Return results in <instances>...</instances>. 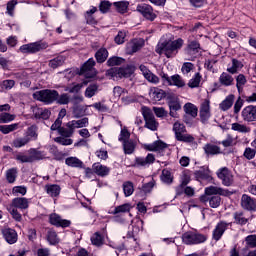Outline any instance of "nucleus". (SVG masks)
<instances>
[{
	"label": "nucleus",
	"mask_w": 256,
	"mask_h": 256,
	"mask_svg": "<svg viewBox=\"0 0 256 256\" xmlns=\"http://www.w3.org/2000/svg\"><path fill=\"white\" fill-rule=\"evenodd\" d=\"M153 163H155V155L153 154H148L145 158L137 157L135 159L137 167H146V165H153Z\"/></svg>",
	"instance_id": "21"
},
{
	"label": "nucleus",
	"mask_w": 256,
	"mask_h": 256,
	"mask_svg": "<svg viewBox=\"0 0 256 256\" xmlns=\"http://www.w3.org/2000/svg\"><path fill=\"white\" fill-rule=\"evenodd\" d=\"M163 149H167V143L157 140L152 144H148L145 146L146 151H163Z\"/></svg>",
	"instance_id": "27"
},
{
	"label": "nucleus",
	"mask_w": 256,
	"mask_h": 256,
	"mask_svg": "<svg viewBox=\"0 0 256 256\" xmlns=\"http://www.w3.org/2000/svg\"><path fill=\"white\" fill-rule=\"evenodd\" d=\"M245 85H247V77L243 74L236 76V88L238 89V93L243 91V87H245Z\"/></svg>",
	"instance_id": "43"
},
{
	"label": "nucleus",
	"mask_w": 256,
	"mask_h": 256,
	"mask_svg": "<svg viewBox=\"0 0 256 256\" xmlns=\"http://www.w3.org/2000/svg\"><path fill=\"white\" fill-rule=\"evenodd\" d=\"M245 242L248 247L254 249V247H256V234L248 235L245 238Z\"/></svg>",
	"instance_id": "64"
},
{
	"label": "nucleus",
	"mask_w": 256,
	"mask_h": 256,
	"mask_svg": "<svg viewBox=\"0 0 256 256\" xmlns=\"http://www.w3.org/2000/svg\"><path fill=\"white\" fill-rule=\"evenodd\" d=\"M241 117L245 123H255L256 122V105H248L243 108L241 112Z\"/></svg>",
	"instance_id": "10"
},
{
	"label": "nucleus",
	"mask_w": 256,
	"mask_h": 256,
	"mask_svg": "<svg viewBox=\"0 0 256 256\" xmlns=\"http://www.w3.org/2000/svg\"><path fill=\"white\" fill-rule=\"evenodd\" d=\"M103 242V236L99 232L94 233V235L91 237V243L92 245H95V247H101Z\"/></svg>",
	"instance_id": "55"
},
{
	"label": "nucleus",
	"mask_w": 256,
	"mask_h": 256,
	"mask_svg": "<svg viewBox=\"0 0 256 256\" xmlns=\"http://www.w3.org/2000/svg\"><path fill=\"white\" fill-rule=\"evenodd\" d=\"M231 129L232 131H237L238 133H251V127L237 122L232 124Z\"/></svg>",
	"instance_id": "39"
},
{
	"label": "nucleus",
	"mask_w": 256,
	"mask_h": 256,
	"mask_svg": "<svg viewBox=\"0 0 256 256\" xmlns=\"http://www.w3.org/2000/svg\"><path fill=\"white\" fill-rule=\"evenodd\" d=\"M49 152L53 155L56 161H63V159H65V153L59 151L55 145L50 146Z\"/></svg>",
	"instance_id": "38"
},
{
	"label": "nucleus",
	"mask_w": 256,
	"mask_h": 256,
	"mask_svg": "<svg viewBox=\"0 0 256 256\" xmlns=\"http://www.w3.org/2000/svg\"><path fill=\"white\" fill-rule=\"evenodd\" d=\"M142 115L144 117V127L146 129H149L150 131H157L159 129V122L157 121V119H155V115L153 114L151 109L144 107Z\"/></svg>",
	"instance_id": "5"
},
{
	"label": "nucleus",
	"mask_w": 256,
	"mask_h": 256,
	"mask_svg": "<svg viewBox=\"0 0 256 256\" xmlns=\"http://www.w3.org/2000/svg\"><path fill=\"white\" fill-rule=\"evenodd\" d=\"M92 169L94 173H96V175H98L99 177H107V175H109V172L111 171L109 167L102 165L99 162L94 163Z\"/></svg>",
	"instance_id": "22"
},
{
	"label": "nucleus",
	"mask_w": 256,
	"mask_h": 256,
	"mask_svg": "<svg viewBox=\"0 0 256 256\" xmlns=\"http://www.w3.org/2000/svg\"><path fill=\"white\" fill-rule=\"evenodd\" d=\"M98 89L99 86L96 83L90 84L85 90V97H87L88 99H91V97H95V94L97 93Z\"/></svg>",
	"instance_id": "46"
},
{
	"label": "nucleus",
	"mask_w": 256,
	"mask_h": 256,
	"mask_svg": "<svg viewBox=\"0 0 256 256\" xmlns=\"http://www.w3.org/2000/svg\"><path fill=\"white\" fill-rule=\"evenodd\" d=\"M19 163H35V161H41L45 159V152L38 150L37 148H31L28 150V155L19 153L15 157Z\"/></svg>",
	"instance_id": "2"
},
{
	"label": "nucleus",
	"mask_w": 256,
	"mask_h": 256,
	"mask_svg": "<svg viewBox=\"0 0 256 256\" xmlns=\"http://www.w3.org/2000/svg\"><path fill=\"white\" fill-rule=\"evenodd\" d=\"M177 141H181L182 143H195V137L191 134H179L176 137Z\"/></svg>",
	"instance_id": "50"
},
{
	"label": "nucleus",
	"mask_w": 256,
	"mask_h": 256,
	"mask_svg": "<svg viewBox=\"0 0 256 256\" xmlns=\"http://www.w3.org/2000/svg\"><path fill=\"white\" fill-rule=\"evenodd\" d=\"M10 207L21 210L29 209V200L23 197L14 198L12 199Z\"/></svg>",
	"instance_id": "18"
},
{
	"label": "nucleus",
	"mask_w": 256,
	"mask_h": 256,
	"mask_svg": "<svg viewBox=\"0 0 256 256\" xmlns=\"http://www.w3.org/2000/svg\"><path fill=\"white\" fill-rule=\"evenodd\" d=\"M235 102V95H228L224 101H222L219 105L221 111H229L231 107H233V103Z\"/></svg>",
	"instance_id": "28"
},
{
	"label": "nucleus",
	"mask_w": 256,
	"mask_h": 256,
	"mask_svg": "<svg viewBox=\"0 0 256 256\" xmlns=\"http://www.w3.org/2000/svg\"><path fill=\"white\" fill-rule=\"evenodd\" d=\"M209 205L212 209H217L219 205H221V197L220 196H211L209 199Z\"/></svg>",
	"instance_id": "62"
},
{
	"label": "nucleus",
	"mask_w": 256,
	"mask_h": 256,
	"mask_svg": "<svg viewBox=\"0 0 256 256\" xmlns=\"http://www.w3.org/2000/svg\"><path fill=\"white\" fill-rule=\"evenodd\" d=\"M29 141H31V138H29V136H25L23 138L14 139L12 144H13V147H15L16 149H19L21 147H25V145H27Z\"/></svg>",
	"instance_id": "45"
},
{
	"label": "nucleus",
	"mask_w": 256,
	"mask_h": 256,
	"mask_svg": "<svg viewBox=\"0 0 256 256\" xmlns=\"http://www.w3.org/2000/svg\"><path fill=\"white\" fill-rule=\"evenodd\" d=\"M95 67V59L90 58L87 62H85L81 68V73H84L86 79H93L95 74H89L88 71H91Z\"/></svg>",
	"instance_id": "23"
},
{
	"label": "nucleus",
	"mask_w": 256,
	"mask_h": 256,
	"mask_svg": "<svg viewBox=\"0 0 256 256\" xmlns=\"http://www.w3.org/2000/svg\"><path fill=\"white\" fill-rule=\"evenodd\" d=\"M135 147H137V144L133 140H126L123 142L125 155H132V153H135Z\"/></svg>",
	"instance_id": "33"
},
{
	"label": "nucleus",
	"mask_w": 256,
	"mask_h": 256,
	"mask_svg": "<svg viewBox=\"0 0 256 256\" xmlns=\"http://www.w3.org/2000/svg\"><path fill=\"white\" fill-rule=\"evenodd\" d=\"M15 120V115L10 113H1L0 114V123H9Z\"/></svg>",
	"instance_id": "63"
},
{
	"label": "nucleus",
	"mask_w": 256,
	"mask_h": 256,
	"mask_svg": "<svg viewBox=\"0 0 256 256\" xmlns=\"http://www.w3.org/2000/svg\"><path fill=\"white\" fill-rule=\"evenodd\" d=\"M113 6L116 7V10L118 13H127V9H129V2L127 1H120V2H114Z\"/></svg>",
	"instance_id": "48"
},
{
	"label": "nucleus",
	"mask_w": 256,
	"mask_h": 256,
	"mask_svg": "<svg viewBox=\"0 0 256 256\" xmlns=\"http://www.w3.org/2000/svg\"><path fill=\"white\" fill-rule=\"evenodd\" d=\"M33 98L46 105H51V103H55L59 98V92L51 89L40 90L33 94Z\"/></svg>",
	"instance_id": "3"
},
{
	"label": "nucleus",
	"mask_w": 256,
	"mask_h": 256,
	"mask_svg": "<svg viewBox=\"0 0 256 256\" xmlns=\"http://www.w3.org/2000/svg\"><path fill=\"white\" fill-rule=\"evenodd\" d=\"M184 111L186 115H191L193 119L197 117V113H198L197 106L193 105L192 103H186L184 105Z\"/></svg>",
	"instance_id": "42"
},
{
	"label": "nucleus",
	"mask_w": 256,
	"mask_h": 256,
	"mask_svg": "<svg viewBox=\"0 0 256 256\" xmlns=\"http://www.w3.org/2000/svg\"><path fill=\"white\" fill-rule=\"evenodd\" d=\"M152 99L154 101H161V99H165V91L159 89V88H154V90L151 93Z\"/></svg>",
	"instance_id": "56"
},
{
	"label": "nucleus",
	"mask_w": 256,
	"mask_h": 256,
	"mask_svg": "<svg viewBox=\"0 0 256 256\" xmlns=\"http://www.w3.org/2000/svg\"><path fill=\"white\" fill-rule=\"evenodd\" d=\"M140 71L142 72V75H144L145 79L149 81V83L157 84L159 83V78L157 75H155L147 66L140 65L139 67Z\"/></svg>",
	"instance_id": "19"
},
{
	"label": "nucleus",
	"mask_w": 256,
	"mask_h": 256,
	"mask_svg": "<svg viewBox=\"0 0 256 256\" xmlns=\"http://www.w3.org/2000/svg\"><path fill=\"white\" fill-rule=\"evenodd\" d=\"M65 63V58L63 56H58L49 61V67L52 69H57V67H61Z\"/></svg>",
	"instance_id": "54"
},
{
	"label": "nucleus",
	"mask_w": 256,
	"mask_h": 256,
	"mask_svg": "<svg viewBox=\"0 0 256 256\" xmlns=\"http://www.w3.org/2000/svg\"><path fill=\"white\" fill-rule=\"evenodd\" d=\"M136 11H138V13H141L146 21H154L157 19V14L153 10V7L149 4L138 5Z\"/></svg>",
	"instance_id": "8"
},
{
	"label": "nucleus",
	"mask_w": 256,
	"mask_h": 256,
	"mask_svg": "<svg viewBox=\"0 0 256 256\" xmlns=\"http://www.w3.org/2000/svg\"><path fill=\"white\" fill-rule=\"evenodd\" d=\"M1 233L5 239V241H7L9 243V245H13L15 243H17V231H15V229L12 228H3L1 230Z\"/></svg>",
	"instance_id": "14"
},
{
	"label": "nucleus",
	"mask_w": 256,
	"mask_h": 256,
	"mask_svg": "<svg viewBox=\"0 0 256 256\" xmlns=\"http://www.w3.org/2000/svg\"><path fill=\"white\" fill-rule=\"evenodd\" d=\"M205 195H223L224 197H227L229 191L221 187L209 186L205 188Z\"/></svg>",
	"instance_id": "24"
},
{
	"label": "nucleus",
	"mask_w": 256,
	"mask_h": 256,
	"mask_svg": "<svg viewBox=\"0 0 256 256\" xmlns=\"http://www.w3.org/2000/svg\"><path fill=\"white\" fill-rule=\"evenodd\" d=\"M195 69V65L191 62H185L182 65L181 71L183 73V75H189V73H191V71H193Z\"/></svg>",
	"instance_id": "59"
},
{
	"label": "nucleus",
	"mask_w": 256,
	"mask_h": 256,
	"mask_svg": "<svg viewBox=\"0 0 256 256\" xmlns=\"http://www.w3.org/2000/svg\"><path fill=\"white\" fill-rule=\"evenodd\" d=\"M168 107L170 111H179L181 109V103L179 102V98L175 96L168 97Z\"/></svg>",
	"instance_id": "36"
},
{
	"label": "nucleus",
	"mask_w": 256,
	"mask_h": 256,
	"mask_svg": "<svg viewBox=\"0 0 256 256\" xmlns=\"http://www.w3.org/2000/svg\"><path fill=\"white\" fill-rule=\"evenodd\" d=\"M203 149L207 157H213L215 155H221V153H223V151H221V147L213 143L205 144Z\"/></svg>",
	"instance_id": "17"
},
{
	"label": "nucleus",
	"mask_w": 256,
	"mask_h": 256,
	"mask_svg": "<svg viewBox=\"0 0 256 256\" xmlns=\"http://www.w3.org/2000/svg\"><path fill=\"white\" fill-rule=\"evenodd\" d=\"M33 114H34L35 119L47 120V119H49V117H51V111H49L46 108L35 107L33 109Z\"/></svg>",
	"instance_id": "26"
},
{
	"label": "nucleus",
	"mask_w": 256,
	"mask_h": 256,
	"mask_svg": "<svg viewBox=\"0 0 256 256\" xmlns=\"http://www.w3.org/2000/svg\"><path fill=\"white\" fill-rule=\"evenodd\" d=\"M65 163L68 167H82L83 165V162L77 157H68L66 158Z\"/></svg>",
	"instance_id": "51"
},
{
	"label": "nucleus",
	"mask_w": 256,
	"mask_h": 256,
	"mask_svg": "<svg viewBox=\"0 0 256 256\" xmlns=\"http://www.w3.org/2000/svg\"><path fill=\"white\" fill-rule=\"evenodd\" d=\"M201 79V73L197 72L194 77L189 80L188 87H190V89H196L197 87H199V85H201Z\"/></svg>",
	"instance_id": "41"
},
{
	"label": "nucleus",
	"mask_w": 256,
	"mask_h": 256,
	"mask_svg": "<svg viewBox=\"0 0 256 256\" xmlns=\"http://www.w3.org/2000/svg\"><path fill=\"white\" fill-rule=\"evenodd\" d=\"M153 111L156 117H159L160 119H163V117H167V115H169V112H167V110H165L163 107H153Z\"/></svg>",
	"instance_id": "61"
},
{
	"label": "nucleus",
	"mask_w": 256,
	"mask_h": 256,
	"mask_svg": "<svg viewBox=\"0 0 256 256\" xmlns=\"http://www.w3.org/2000/svg\"><path fill=\"white\" fill-rule=\"evenodd\" d=\"M123 63H125V59H123L121 57H117V56L110 57L107 60L108 67H115L117 65H123Z\"/></svg>",
	"instance_id": "53"
},
{
	"label": "nucleus",
	"mask_w": 256,
	"mask_h": 256,
	"mask_svg": "<svg viewBox=\"0 0 256 256\" xmlns=\"http://www.w3.org/2000/svg\"><path fill=\"white\" fill-rule=\"evenodd\" d=\"M8 211L10 215H12V218L15 219L18 223H21V221H23V216L21 215V213H19V210H17V208L9 206Z\"/></svg>",
	"instance_id": "57"
},
{
	"label": "nucleus",
	"mask_w": 256,
	"mask_h": 256,
	"mask_svg": "<svg viewBox=\"0 0 256 256\" xmlns=\"http://www.w3.org/2000/svg\"><path fill=\"white\" fill-rule=\"evenodd\" d=\"M243 67V62L233 58L232 59V67L227 68L228 73L231 75H235V73H239Z\"/></svg>",
	"instance_id": "37"
},
{
	"label": "nucleus",
	"mask_w": 256,
	"mask_h": 256,
	"mask_svg": "<svg viewBox=\"0 0 256 256\" xmlns=\"http://www.w3.org/2000/svg\"><path fill=\"white\" fill-rule=\"evenodd\" d=\"M173 131L175 133V137H179V135L186 133L187 129L185 128L184 124H181V122H175L173 125Z\"/></svg>",
	"instance_id": "52"
},
{
	"label": "nucleus",
	"mask_w": 256,
	"mask_h": 256,
	"mask_svg": "<svg viewBox=\"0 0 256 256\" xmlns=\"http://www.w3.org/2000/svg\"><path fill=\"white\" fill-rule=\"evenodd\" d=\"M49 223L50 225H54V227H62L63 229L71 226V222L69 220L61 218L57 213L49 215Z\"/></svg>",
	"instance_id": "13"
},
{
	"label": "nucleus",
	"mask_w": 256,
	"mask_h": 256,
	"mask_svg": "<svg viewBox=\"0 0 256 256\" xmlns=\"http://www.w3.org/2000/svg\"><path fill=\"white\" fill-rule=\"evenodd\" d=\"M234 81L235 79L233 78V76H231L227 72H223L219 77V83H221L224 87H231Z\"/></svg>",
	"instance_id": "30"
},
{
	"label": "nucleus",
	"mask_w": 256,
	"mask_h": 256,
	"mask_svg": "<svg viewBox=\"0 0 256 256\" xmlns=\"http://www.w3.org/2000/svg\"><path fill=\"white\" fill-rule=\"evenodd\" d=\"M19 128V124L14 123L10 125H0V132L3 133V135H9V133H13V131H17Z\"/></svg>",
	"instance_id": "40"
},
{
	"label": "nucleus",
	"mask_w": 256,
	"mask_h": 256,
	"mask_svg": "<svg viewBox=\"0 0 256 256\" xmlns=\"http://www.w3.org/2000/svg\"><path fill=\"white\" fill-rule=\"evenodd\" d=\"M170 86L178 87V89H181L185 87V80H183V77H181L179 74L172 75Z\"/></svg>",
	"instance_id": "32"
},
{
	"label": "nucleus",
	"mask_w": 256,
	"mask_h": 256,
	"mask_svg": "<svg viewBox=\"0 0 256 256\" xmlns=\"http://www.w3.org/2000/svg\"><path fill=\"white\" fill-rule=\"evenodd\" d=\"M131 211V205L129 204H122L117 206L110 212L111 215H115L114 219H117V215H121V213H129Z\"/></svg>",
	"instance_id": "31"
},
{
	"label": "nucleus",
	"mask_w": 256,
	"mask_h": 256,
	"mask_svg": "<svg viewBox=\"0 0 256 256\" xmlns=\"http://www.w3.org/2000/svg\"><path fill=\"white\" fill-rule=\"evenodd\" d=\"M49 47L46 42L37 41L34 43L24 44L19 48L20 53L24 54H34L39 53V51H43Z\"/></svg>",
	"instance_id": "6"
},
{
	"label": "nucleus",
	"mask_w": 256,
	"mask_h": 256,
	"mask_svg": "<svg viewBox=\"0 0 256 256\" xmlns=\"http://www.w3.org/2000/svg\"><path fill=\"white\" fill-rule=\"evenodd\" d=\"M44 189L49 197H59L61 195V186L58 184H47Z\"/></svg>",
	"instance_id": "25"
},
{
	"label": "nucleus",
	"mask_w": 256,
	"mask_h": 256,
	"mask_svg": "<svg viewBox=\"0 0 256 256\" xmlns=\"http://www.w3.org/2000/svg\"><path fill=\"white\" fill-rule=\"evenodd\" d=\"M123 191L125 197H131L133 195V192L135 191V188L133 186V182L127 181L123 183Z\"/></svg>",
	"instance_id": "49"
},
{
	"label": "nucleus",
	"mask_w": 256,
	"mask_h": 256,
	"mask_svg": "<svg viewBox=\"0 0 256 256\" xmlns=\"http://www.w3.org/2000/svg\"><path fill=\"white\" fill-rule=\"evenodd\" d=\"M201 48V44H199L197 41H191L188 43L187 48H186V53H188L189 55L193 54V53H198L199 49Z\"/></svg>",
	"instance_id": "47"
},
{
	"label": "nucleus",
	"mask_w": 256,
	"mask_h": 256,
	"mask_svg": "<svg viewBox=\"0 0 256 256\" xmlns=\"http://www.w3.org/2000/svg\"><path fill=\"white\" fill-rule=\"evenodd\" d=\"M69 101V94L63 93L59 96L58 93V98L56 99V103H58V105H69Z\"/></svg>",
	"instance_id": "60"
},
{
	"label": "nucleus",
	"mask_w": 256,
	"mask_h": 256,
	"mask_svg": "<svg viewBox=\"0 0 256 256\" xmlns=\"http://www.w3.org/2000/svg\"><path fill=\"white\" fill-rule=\"evenodd\" d=\"M241 207L246 211H256L255 199L247 194H243L241 198Z\"/></svg>",
	"instance_id": "15"
},
{
	"label": "nucleus",
	"mask_w": 256,
	"mask_h": 256,
	"mask_svg": "<svg viewBox=\"0 0 256 256\" xmlns=\"http://www.w3.org/2000/svg\"><path fill=\"white\" fill-rule=\"evenodd\" d=\"M233 217L236 225H241L243 227V225H247L249 223V219L245 218V214L243 212H235Z\"/></svg>",
	"instance_id": "35"
},
{
	"label": "nucleus",
	"mask_w": 256,
	"mask_h": 256,
	"mask_svg": "<svg viewBox=\"0 0 256 256\" xmlns=\"http://www.w3.org/2000/svg\"><path fill=\"white\" fill-rule=\"evenodd\" d=\"M135 69L132 66H126V67H121V68H111L106 71L107 77H119L120 79L125 77L129 78L132 73H134Z\"/></svg>",
	"instance_id": "7"
},
{
	"label": "nucleus",
	"mask_w": 256,
	"mask_h": 256,
	"mask_svg": "<svg viewBox=\"0 0 256 256\" xmlns=\"http://www.w3.org/2000/svg\"><path fill=\"white\" fill-rule=\"evenodd\" d=\"M183 43L184 41L182 38H178L174 41L163 42L159 45L160 53L165 55L168 59H171L179 53V50L183 47Z\"/></svg>",
	"instance_id": "1"
},
{
	"label": "nucleus",
	"mask_w": 256,
	"mask_h": 256,
	"mask_svg": "<svg viewBox=\"0 0 256 256\" xmlns=\"http://www.w3.org/2000/svg\"><path fill=\"white\" fill-rule=\"evenodd\" d=\"M160 179L166 185H171V183H173V175L171 174V171H169L167 169L162 170V174L160 176Z\"/></svg>",
	"instance_id": "44"
},
{
	"label": "nucleus",
	"mask_w": 256,
	"mask_h": 256,
	"mask_svg": "<svg viewBox=\"0 0 256 256\" xmlns=\"http://www.w3.org/2000/svg\"><path fill=\"white\" fill-rule=\"evenodd\" d=\"M46 241H48L49 245H58L60 240L54 229H48L46 233Z\"/></svg>",
	"instance_id": "29"
},
{
	"label": "nucleus",
	"mask_w": 256,
	"mask_h": 256,
	"mask_svg": "<svg viewBox=\"0 0 256 256\" xmlns=\"http://www.w3.org/2000/svg\"><path fill=\"white\" fill-rule=\"evenodd\" d=\"M182 241L185 245H200L207 241V235L188 231L182 235Z\"/></svg>",
	"instance_id": "4"
},
{
	"label": "nucleus",
	"mask_w": 256,
	"mask_h": 256,
	"mask_svg": "<svg viewBox=\"0 0 256 256\" xmlns=\"http://www.w3.org/2000/svg\"><path fill=\"white\" fill-rule=\"evenodd\" d=\"M145 45V40L143 39H133L127 44V52L129 55L137 53Z\"/></svg>",
	"instance_id": "16"
},
{
	"label": "nucleus",
	"mask_w": 256,
	"mask_h": 256,
	"mask_svg": "<svg viewBox=\"0 0 256 256\" xmlns=\"http://www.w3.org/2000/svg\"><path fill=\"white\" fill-rule=\"evenodd\" d=\"M200 120L201 123H207L211 119V102L209 99H205L200 105Z\"/></svg>",
	"instance_id": "11"
},
{
	"label": "nucleus",
	"mask_w": 256,
	"mask_h": 256,
	"mask_svg": "<svg viewBox=\"0 0 256 256\" xmlns=\"http://www.w3.org/2000/svg\"><path fill=\"white\" fill-rule=\"evenodd\" d=\"M6 179L8 183H15V179H17V168L7 170Z\"/></svg>",
	"instance_id": "58"
},
{
	"label": "nucleus",
	"mask_w": 256,
	"mask_h": 256,
	"mask_svg": "<svg viewBox=\"0 0 256 256\" xmlns=\"http://www.w3.org/2000/svg\"><path fill=\"white\" fill-rule=\"evenodd\" d=\"M217 177L222 181V184H224L225 187H231V185H233V173L229 168H220L217 172Z\"/></svg>",
	"instance_id": "9"
},
{
	"label": "nucleus",
	"mask_w": 256,
	"mask_h": 256,
	"mask_svg": "<svg viewBox=\"0 0 256 256\" xmlns=\"http://www.w3.org/2000/svg\"><path fill=\"white\" fill-rule=\"evenodd\" d=\"M229 225L231 223H227L225 221H220L214 228L212 232L213 241H221V237L225 234V231L229 229Z\"/></svg>",
	"instance_id": "12"
},
{
	"label": "nucleus",
	"mask_w": 256,
	"mask_h": 256,
	"mask_svg": "<svg viewBox=\"0 0 256 256\" xmlns=\"http://www.w3.org/2000/svg\"><path fill=\"white\" fill-rule=\"evenodd\" d=\"M75 129H77V127L75 126V122L72 120L66 123V127L59 129V134L62 137H67V138L73 137V133H75Z\"/></svg>",
	"instance_id": "20"
},
{
	"label": "nucleus",
	"mask_w": 256,
	"mask_h": 256,
	"mask_svg": "<svg viewBox=\"0 0 256 256\" xmlns=\"http://www.w3.org/2000/svg\"><path fill=\"white\" fill-rule=\"evenodd\" d=\"M107 57H109V51H107V48H100L95 53L97 63H105V61H107Z\"/></svg>",
	"instance_id": "34"
}]
</instances>
